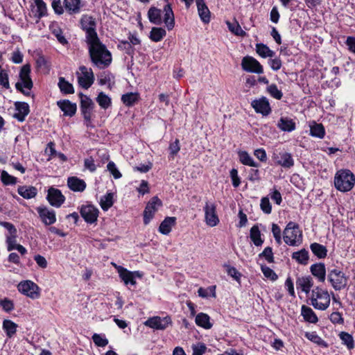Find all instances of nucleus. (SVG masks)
I'll use <instances>...</instances> for the list:
<instances>
[{
    "label": "nucleus",
    "instance_id": "nucleus-9",
    "mask_svg": "<svg viewBox=\"0 0 355 355\" xmlns=\"http://www.w3.org/2000/svg\"><path fill=\"white\" fill-rule=\"evenodd\" d=\"M81 25L87 33V42L98 39L96 32V22L94 19L88 15H85L81 19Z\"/></svg>",
    "mask_w": 355,
    "mask_h": 355
},
{
    "label": "nucleus",
    "instance_id": "nucleus-6",
    "mask_svg": "<svg viewBox=\"0 0 355 355\" xmlns=\"http://www.w3.org/2000/svg\"><path fill=\"white\" fill-rule=\"evenodd\" d=\"M328 280L336 291H340L347 285L348 277L342 270L334 268L329 270Z\"/></svg>",
    "mask_w": 355,
    "mask_h": 355
},
{
    "label": "nucleus",
    "instance_id": "nucleus-35",
    "mask_svg": "<svg viewBox=\"0 0 355 355\" xmlns=\"http://www.w3.org/2000/svg\"><path fill=\"white\" fill-rule=\"evenodd\" d=\"M58 85L60 91L64 94H68L74 93V89L72 84L67 81L64 78H59V82Z\"/></svg>",
    "mask_w": 355,
    "mask_h": 355
},
{
    "label": "nucleus",
    "instance_id": "nucleus-38",
    "mask_svg": "<svg viewBox=\"0 0 355 355\" xmlns=\"http://www.w3.org/2000/svg\"><path fill=\"white\" fill-rule=\"evenodd\" d=\"M166 35V31L162 28L153 27L150 33V38L154 42H159Z\"/></svg>",
    "mask_w": 355,
    "mask_h": 355
},
{
    "label": "nucleus",
    "instance_id": "nucleus-10",
    "mask_svg": "<svg viewBox=\"0 0 355 355\" xmlns=\"http://www.w3.org/2000/svg\"><path fill=\"white\" fill-rule=\"evenodd\" d=\"M80 73L77 72L78 82L80 86L85 89L91 87L94 81V76L92 69H89L85 66L79 67Z\"/></svg>",
    "mask_w": 355,
    "mask_h": 355
},
{
    "label": "nucleus",
    "instance_id": "nucleus-42",
    "mask_svg": "<svg viewBox=\"0 0 355 355\" xmlns=\"http://www.w3.org/2000/svg\"><path fill=\"white\" fill-rule=\"evenodd\" d=\"M138 98L139 96L137 93L130 92L122 95L121 101L126 106L130 107L138 101Z\"/></svg>",
    "mask_w": 355,
    "mask_h": 355
},
{
    "label": "nucleus",
    "instance_id": "nucleus-8",
    "mask_svg": "<svg viewBox=\"0 0 355 355\" xmlns=\"http://www.w3.org/2000/svg\"><path fill=\"white\" fill-rule=\"evenodd\" d=\"M205 211V221L209 227H215L219 223V218L216 213V205L214 202H205L203 208Z\"/></svg>",
    "mask_w": 355,
    "mask_h": 355
},
{
    "label": "nucleus",
    "instance_id": "nucleus-44",
    "mask_svg": "<svg viewBox=\"0 0 355 355\" xmlns=\"http://www.w3.org/2000/svg\"><path fill=\"white\" fill-rule=\"evenodd\" d=\"M226 24L228 26L229 30L234 35L238 36L245 35V32L242 30L241 26L236 21H234V22L227 21Z\"/></svg>",
    "mask_w": 355,
    "mask_h": 355
},
{
    "label": "nucleus",
    "instance_id": "nucleus-49",
    "mask_svg": "<svg viewBox=\"0 0 355 355\" xmlns=\"http://www.w3.org/2000/svg\"><path fill=\"white\" fill-rule=\"evenodd\" d=\"M340 338L343 343L347 345L348 349H352L354 347V340L352 336L346 332H341Z\"/></svg>",
    "mask_w": 355,
    "mask_h": 355
},
{
    "label": "nucleus",
    "instance_id": "nucleus-30",
    "mask_svg": "<svg viewBox=\"0 0 355 355\" xmlns=\"http://www.w3.org/2000/svg\"><path fill=\"white\" fill-rule=\"evenodd\" d=\"M175 217H166L159 225V232L166 235L169 234L172 227L175 224Z\"/></svg>",
    "mask_w": 355,
    "mask_h": 355
},
{
    "label": "nucleus",
    "instance_id": "nucleus-39",
    "mask_svg": "<svg viewBox=\"0 0 355 355\" xmlns=\"http://www.w3.org/2000/svg\"><path fill=\"white\" fill-rule=\"evenodd\" d=\"M240 162L245 165L250 166L258 167L259 164H257L250 155L246 151H241L239 153Z\"/></svg>",
    "mask_w": 355,
    "mask_h": 355
},
{
    "label": "nucleus",
    "instance_id": "nucleus-46",
    "mask_svg": "<svg viewBox=\"0 0 355 355\" xmlns=\"http://www.w3.org/2000/svg\"><path fill=\"white\" fill-rule=\"evenodd\" d=\"M113 205V194L107 193L101 199V206L103 210H107Z\"/></svg>",
    "mask_w": 355,
    "mask_h": 355
},
{
    "label": "nucleus",
    "instance_id": "nucleus-62",
    "mask_svg": "<svg viewBox=\"0 0 355 355\" xmlns=\"http://www.w3.org/2000/svg\"><path fill=\"white\" fill-rule=\"evenodd\" d=\"M230 177L232 181V185L234 187H238L241 184V180L238 175V171L236 168H232L230 171Z\"/></svg>",
    "mask_w": 355,
    "mask_h": 355
},
{
    "label": "nucleus",
    "instance_id": "nucleus-7",
    "mask_svg": "<svg viewBox=\"0 0 355 355\" xmlns=\"http://www.w3.org/2000/svg\"><path fill=\"white\" fill-rule=\"evenodd\" d=\"M30 65H24L19 73L20 82L17 83L15 85L16 89L25 94H28V93H26L23 88L30 90L33 87V82L30 77Z\"/></svg>",
    "mask_w": 355,
    "mask_h": 355
},
{
    "label": "nucleus",
    "instance_id": "nucleus-61",
    "mask_svg": "<svg viewBox=\"0 0 355 355\" xmlns=\"http://www.w3.org/2000/svg\"><path fill=\"white\" fill-rule=\"evenodd\" d=\"M53 34L56 37L57 40H58V42L60 44H62L63 45L67 44V40H66L64 36L62 35V32L60 28H54L53 30Z\"/></svg>",
    "mask_w": 355,
    "mask_h": 355
},
{
    "label": "nucleus",
    "instance_id": "nucleus-3",
    "mask_svg": "<svg viewBox=\"0 0 355 355\" xmlns=\"http://www.w3.org/2000/svg\"><path fill=\"white\" fill-rule=\"evenodd\" d=\"M355 184V177L348 170H341L336 173L334 178L335 187L342 191H350Z\"/></svg>",
    "mask_w": 355,
    "mask_h": 355
},
{
    "label": "nucleus",
    "instance_id": "nucleus-28",
    "mask_svg": "<svg viewBox=\"0 0 355 355\" xmlns=\"http://www.w3.org/2000/svg\"><path fill=\"white\" fill-rule=\"evenodd\" d=\"M18 193L25 199H31L36 196L37 190L32 186H20L17 189Z\"/></svg>",
    "mask_w": 355,
    "mask_h": 355
},
{
    "label": "nucleus",
    "instance_id": "nucleus-53",
    "mask_svg": "<svg viewBox=\"0 0 355 355\" xmlns=\"http://www.w3.org/2000/svg\"><path fill=\"white\" fill-rule=\"evenodd\" d=\"M92 340L98 347H105L108 344V340L98 334H94L92 336Z\"/></svg>",
    "mask_w": 355,
    "mask_h": 355
},
{
    "label": "nucleus",
    "instance_id": "nucleus-26",
    "mask_svg": "<svg viewBox=\"0 0 355 355\" xmlns=\"http://www.w3.org/2000/svg\"><path fill=\"white\" fill-rule=\"evenodd\" d=\"M58 107L67 116H73L76 111V105L68 100L60 101L58 102Z\"/></svg>",
    "mask_w": 355,
    "mask_h": 355
},
{
    "label": "nucleus",
    "instance_id": "nucleus-55",
    "mask_svg": "<svg viewBox=\"0 0 355 355\" xmlns=\"http://www.w3.org/2000/svg\"><path fill=\"white\" fill-rule=\"evenodd\" d=\"M259 257H263L268 263L274 262V257L272 248L270 247L266 248L263 251L259 254Z\"/></svg>",
    "mask_w": 355,
    "mask_h": 355
},
{
    "label": "nucleus",
    "instance_id": "nucleus-60",
    "mask_svg": "<svg viewBox=\"0 0 355 355\" xmlns=\"http://www.w3.org/2000/svg\"><path fill=\"white\" fill-rule=\"evenodd\" d=\"M0 305L6 312H9L14 309V304L12 302L7 298L0 300Z\"/></svg>",
    "mask_w": 355,
    "mask_h": 355
},
{
    "label": "nucleus",
    "instance_id": "nucleus-56",
    "mask_svg": "<svg viewBox=\"0 0 355 355\" xmlns=\"http://www.w3.org/2000/svg\"><path fill=\"white\" fill-rule=\"evenodd\" d=\"M84 167L85 169L89 170L93 173L96 170V166L94 163V159L92 157H87L84 160Z\"/></svg>",
    "mask_w": 355,
    "mask_h": 355
},
{
    "label": "nucleus",
    "instance_id": "nucleus-13",
    "mask_svg": "<svg viewBox=\"0 0 355 355\" xmlns=\"http://www.w3.org/2000/svg\"><path fill=\"white\" fill-rule=\"evenodd\" d=\"M94 108V103L92 100L87 96L80 94V110L84 119L88 123L90 122L92 113Z\"/></svg>",
    "mask_w": 355,
    "mask_h": 355
},
{
    "label": "nucleus",
    "instance_id": "nucleus-16",
    "mask_svg": "<svg viewBox=\"0 0 355 355\" xmlns=\"http://www.w3.org/2000/svg\"><path fill=\"white\" fill-rule=\"evenodd\" d=\"M171 323L169 317L160 318L158 316L153 317L148 319L144 324L153 329L164 330Z\"/></svg>",
    "mask_w": 355,
    "mask_h": 355
},
{
    "label": "nucleus",
    "instance_id": "nucleus-59",
    "mask_svg": "<svg viewBox=\"0 0 355 355\" xmlns=\"http://www.w3.org/2000/svg\"><path fill=\"white\" fill-rule=\"evenodd\" d=\"M193 355H203L207 349L205 344L200 343L197 345L192 346Z\"/></svg>",
    "mask_w": 355,
    "mask_h": 355
},
{
    "label": "nucleus",
    "instance_id": "nucleus-23",
    "mask_svg": "<svg viewBox=\"0 0 355 355\" xmlns=\"http://www.w3.org/2000/svg\"><path fill=\"white\" fill-rule=\"evenodd\" d=\"M196 2L201 20L205 23H209L210 21V12L204 0H196Z\"/></svg>",
    "mask_w": 355,
    "mask_h": 355
},
{
    "label": "nucleus",
    "instance_id": "nucleus-51",
    "mask_svg": "<svg viewBox=\"0 0 355 355\" xmlns=\"http://www.w3.org/2000/svg\"><path fill=\"white\" fill-rule=\"evenodd\" d=\"M261 269L266 278L270 279L272 281H275L277 279L276 273L269 267L266 266H261Z\"/></svg>",
    "mask_w": 355,
    "mask_h": 355
},
{
    "label": "nucleus",
    "instance_id": "nucleus-1",
    "mask_svg": "<svg viewBox=\"0 0 355 355\" xmlns=\"http://www.w3.org/2000/svg\"><path fill=\"white\" fill-rule=\"evenodd\" d=\"M89 53L92 63L100 69L107 67L112 62V55L99 39L88 42Z\"/></svg>",
    "mask_w": 355,
    "mask_h": 355
},
{
    "label": "nucleus",
    "instance_id": "nucleus-11",
    "mask_svg": "<svg viewBox=\"0 0 355 355\" xmlns=\"http://www.w3.org/2000/svg\"><path fill=\"white\" fill-rule=\"evenodd\" d=\"M18 291L22 294L32 298L37 299L40 296L38 286L30 280L21 282L17 286Z\"/></svg>",
    "mask_w": 355,
    "mask_h": 355
},
{
    "label": "nucleus",
    "instance_id": "nucleus-17",
    "mask_svg": "<svg viewBox=\"0 0 355 355\" xmlns=\"http://www.w3.org/2000/svg\"><path fill=\"white\" fill-rule=\"evenodd\" d=\"M46 199L51 206L60 207L64 203L65 197L59 189L51 187L48 190Z\"/></svg>",
    "mask_w": 355,
    "mask_h": 355
},
{
    "label": "nucleus",
    "instance_id": "nucleus-50",
    "mask_svg": "<svg viewBox=\"0 0 355 355\" xmlns=\"http://www.w3.org/2000/svg\"><path fill=\"white\" fill-rule=\"evenodd\" d=\"M6 243L8 244V250L11 251L15 250L16 246L19 244H17V233L9 234L6 237Z\"/></svg>",
    "mask_w": 355,
    "mask_h": 355
},
{
    "label": "nucleus",
    "instance_id": "nucleus-2",
    "mask_svg": "<svg viewBox=\"0 0 355 355\" xmlns=\"http://www.w3.org/2000/svg\"><path fill=\"white\" fill-rule=\"evenodd\" d=\"M163 12L164 22L168 30H172L175 26V19L173 12L170 4H166L164 7ZM149 21L156 25H160L162 23V10L155 7H151L148 12Z\"/></svg>",
    "mask_w": 355,
    "mask_h": 355
},
{
    "label": "nucleus",
    "instance_id": "nucleus-20",
    "mask_svg": "<svg viewBox=\"0 0 355 355\" xmlns=\"http://www.w3.org/2000/svg\"><path fill=\"white\" fill-rule=\"evenodd\" d=\"M98 210L93 205H83L80 209V214L85 220L92 223L97 219Z\"/></svg>",
    "mask_w": 355,
    "mask_h": 355
},
{
    "label": "nucleus",
    "instance_id": "nucleus-45",
    "mask_svg": "<svg viewBox=\"0 0 355 355\" xmlns=\"http://www.w3.org/2000/svg\"><path fill=\"white\" fill-rule=\"evenodd\" d=\"M311 135L318 138H323L324 136V128L322 124L314 123L310 126Z\"/></svg>",
    "mask_w": 355,
    "mask_h": 355
},
{
    "label": "nucleus",
    "instance_id": "nucleus-18",
    "mask_svg": "<svg viewBox=\"0 0 355 355\" xmlns=\"http://www.w3.org/2000/svg\"><path fill=\"white\" fill-rule=\"evenodd\" d=\"M252 107L256 112L267 116L271 112V108L268 100L266 97L255 99L251 103Z\"/></svg>",
    "mask_w": 355,
    "mask_h": 355
},
{
    "label": "nucleus",
    "instance_id": "nucleus-25",
    "mask_svg": "<svg viewBox=\"0 0 355 355\" xmlns=\"http://www.w3.org/2000/svg\"><path fill=\"white\" fill-rule=\"evenodd\" d=\"M296 286L297 288L307 294L313 286L312 278L310 276L298 277L296 281Z\"/></svg>",
    "mask_w": 355,
    "mask_h": 355
},
{
    "label": "nucleus",
    "instance_id": "nucleus-64",
    "mask_svg": "<svg viewBox=\"0 0 355 355\" xmlns=\"http://www.w3.org/2000/svg\"><path fill=\"white\" fill-rule=\"evenodd\" d=\"M305 336L309 340H311L315 343H317V344H320L322 342H323V340L321 339V338L319 337L314 332H306L305 334Z\"/></svg>",
    "mask_w": 355,
    "mask_h": 355
},
{
    "label": "nucleus",
    "instance_id": "nucleus-19",
    "mask_svg": "<svg viewBox=\"0 0 355 355\" xmlns=\"http://www.w3.org/2000/svg\"><path fill=\"white\" fill-rule=\"evenodd\" d=\"M36 209L42 221L46 225H52L56 221L55 213L53 210L44 206H40Z\"/></svg>",
    "mask_w": 355,
    "mask_h": 355
},
{
    "label": "nucleus",
    "instance_id": "nucleus-14",
    "mask_svg": "<svg viewBox=\"0 0 355 355\" xmlns=\"http://www.w3.org/2000/svg\"><path fill=\"white\" fill-rule=\"evenodd\" d=\"M162 205V201L156 196L153 197L147 204L144 211V223L145 225L149 223L153 218L157 207Z\"/></svg>",
    "mask_w": 355,
    "mask_h": 355
},
{
    "label": "nucleus",
    "instance_id": "nucleus-37",
    "mask_svg": "<svg viewBox=\"0 0 355 355\" xmlns=\"http://www.w3.org/2000/svg\"><path fill=\"white\" fill-rule=\"evenodd\" d=\"M257 53L262 58H272L275 53L263 44H257L256 45Z\"/></svg>",
    "mask_w": 355,
    "mask_h": 355
},
{
    "label": "nucleus",
    "instance_id": "nucleus-27",
    "mask_svg": "<svg viewBox=\"0 0 355 355\" xmlns=\"http://www.w3.org/2000/svg\"><path fill=\"white\" fill-rule=\"evenodd\" d=\"M117 272L125 284L128 285L130 284L131 285H135L136 284V281L134 279V272L128 270L123 267H118Z\"/></svg>",
    "mask_w": 355,
    "mask_h": 355
},
{
    "label": "nucleus",
    "instance_id": "nucleus-40",
    "mask_svg": "<svg viewBox=\"0 0 355 355\" xmlns=\"http://www.w3.org/2000/svg\"><path fill=\"white\" fill-rule=\"evenodd\" d=\"M65 8L71 13H77L81 6L80 0H64Z\"/></svg>",
    "mask_w": 355,
    "mask_h": 355
},
{
    "label": "nucleus",
    "instance_id": "nucleus-52",
    "mask_svg": "<svg viewBox=\"0 0 355 355\" xmlns=\"http://www.w3.org/2000/svg\"><path fill=\"white\" fill-rule=\"evenodd\" d=\"M34 2L37 7V15L39 17H42L46 12V3L42 0H34Z\"/></svg>",
    "mask_w": 355,
    "mask_h": 355
},
{
    "label": "nucleus",
    "instance_id": "nucleus-15",
    "mask_svg": "<svg viewBox=\"0 0 355 355\" xmlns=\"http://www.w3.org/2000/svg\"><path fill=\"white\" fill-rule=\"evenodd\" d=\"M272 158L277 165L286 168H289L294 165V160L291 154L287 152H275L273 153Z\"/></svg>",
    "mask_w": 355,
    "mask_h": 355
},
{
    "label": "nucleus",
    "instance_id": "nucleus-48",
    "mask_svg": "<svg viewBox=\"0 0 355 355\" xmlns=\"http://www.w3.org/2000/svg\"><path fill=\"white\" fill-rule=\"evenodd\" d=\"M1 178L3 183L6 185L15 184L17 182V178L9 175L6 171L1 172Z\"/></svg>",
    "mask_w": 355,
    "mask_h": 355
},
{
    "label": "nucleus",
    "instance_id": "nucleus-34",
    "mask_svg": "<svg viewBox=\"0 0 355 355\" xmlns=\"http://www.w3.org/2000/svg\"><path fill=\"white\" fill-rule=\"evenodd\" d=\"M250 239L256 246H260L263 243L261 238V232L257 225H254L250 229Z\"/></svg>",
    "mask_w": 355,
    "mask_h": 355
},
{
    "label": "nucleus",
    "instance_id": "nucleus-32",
    "mask_svg": "<svg viewBox=\"0 0 355 355\" xmlns=\"http://www.w3.org/2000/svg\"><path fill=\"white\" fill-rule=\"evenodd\" d=\"M302 315L304 319L311 323H316L318 322V317L313 311L309 306L303 305L302 306Z\"/></svg>",
    "mask_w": 355,
    "mask_h": 355
},
{
    "label": "nucleus",
    "instance_id": "nucleus-22",
    "mask_svg": "<svg viewBox=\"0 0 355 355\" xmlns=\"http://www.w3.org/2000/svg\"><path fill=\"white\" fill-rule=\"evenodd\" d=\"M67 185L73 191L82 192L86 188V183L83 180L77 177H69L67 180Z\"/></svg>",
    "mask_w": 355,
    "mask_h": 355
},
{
    "label": "nucleus",
    "instance_id": "nucleus-12",
    "mask_svg": "<svg viewBox=\"0 0 355 355\" xmlns=\"http://www.w3.org/2000/svg\"><path fill=\"white\" fill-rule=\"evenodd\" d=\"M242 69L248 72L262 73L263 69L262 65L255 58L250 56H245L241 61Z\"/></svg>",
    "mask_w": 355,
    "mask_h": 355
},
{
    "label": "nucleus",
    "instance_id": "nucleus-21",
    "mask_svg": "<svg viewBox=\"0 0 355 355\" xmlns=\"http://www.w3.org/2000/svg\"><path fill=\"white\" fill-rule=\"evenodd\" d=\"M29 113V106L28 103L24 102L15 103V112L13 115L14 118L17 119L19 121H24L25 117Z\"/></svg>",
    "mask_w": 355,
    "mask_h": 355
},
{
    "label": "nucleus",
    "instance_id": "nucleus-63",
    "mask_svg": "<svg viewBox=\"0 0 355 355\" xmlns=\"http://www.w3.org/2000/svg\"><path fill=\"white\" fill-rule=\"evenodd\" d=\"M130 42H121L122 44L125 46V49L130 48L131 45H138L140 44V40L135 36L131 35L129 37Z\"/></svg>",
    "mask_w": 355,
    "mask_h": 355
},
{
    "label": "nucleus",
    "instance_id": "nucleus-29",
    "mask_svg": "<svg viewBox=\"0 0 355 355\" xmlns=\"http://www.w3.org/2000/svg\"><path fill=\"white\" fill-rule=\"evenodd\" d=\"M195 321L198 326L201 327L205 329H209L212 327V324L210 322V318L206 313H198L196 317Z\"/></svg>",
    "mask_w": 355,
    "mask_h": 355
},
{
    "label": "nucleus",
    "instance_id": "nucleus-43",
    "mask_svg": "<svg viewBox=\"0 0 355 355\" xmlns=\"http://www.w3.org/2000/svg\"><path fill=\"white\" fill-rule=\"evenodd\" d=\"M96 102L101 107V108L106 110L111 105V98L104 92H101L96 97Z\"/></svg>",
    "mask_w": 355,
    "mask_h": 355
},
{
    "label": "nucleus",
    "instance_id": "nucleus-47",
    "mask_svg": "<svg viewBox=\"0 0 355 355\" xmlns=\"http://www.w3.org/2000/svg\"><path fill=\"white\" fill-rule=\"evenodd\" d=\"M267 92L275 99L280 100L282 98V92L278 89L275 84H271L267 87Z\"/></svg>",
    "mask_w": 355,
    "mask_h": 355
},
{
    "label": "nucleus",
    "instance_id": "nucleus-36",
    "mask_svg": "<svg viewBox=\"0 0 355 355\" xmlns=\"http://www.w3.org/2000/svg\"><path fill=\"white\" fill-rule=\"evenodd\" d=\"M292 258L295 259L299 263L306 265L309 260V252L305 249L298 252H293Z\"/></svg>",
    "mask_w": 355,
    "mask_h": 355
},
{
    "label": "nucleus",
    "instance_id": "nucleus-4",
    "mask_svg": "<svg viewBox=\"0 0 355 355\" xmlns=\"http://www.w3.org/2000/svg\"><path fill=\"white\" fill-rule=\"evenodd\" d=\"M311 302L315 309L323 311L329 306L330 295L327 290L317 286L312 290Z\"/></svg>",
    "mask_w": 355,
    "mask_h": 355
},
{
    "label": "nucleus",
    "instance_id": "nucleus-5",
    "mask_svg": "<svg viewBox=\"0 0 355 355\" xmlns=\"http://www.w3.org/2000/svg\"><path fill=\"white\" fill-rule=\"evenodd\" d=\"M284 242L289 245H297L302 241V232L299 225L289 222L284 230Z\"/></svg>",
    "mask_w": 355,
    "mask_h": 355
},
{
    "label": "nucleus",
    "instance_id": "nucleus-33",
    "mask_svg": "<svg viewBox=\"0 0 355 355\" xmlns=\"http://www.w3.org/2000/svg\"><path fill=\"white\" fill-rule=\"evenodd\" d=\"M312 252L320 259L324 258L327 256V250L325 246L314 243L311 245Z\"/></svg>",
    "mask_w": 355,
    "mask_h": 355
},
{
    "label": "nucleus",
    "instance_id": "nucleus-54",
    "mask_svg": "<svg viewBox=\"0 0 355 355\" xmlns=\"http://www.w3.org/2000/svg\"><path fill=\"white\" fill-rule=\"evenodd\" d=\"M260 207H261V210L265 214H269L271 213L272 207H271V205H270L268 198H267V197L262 198V199L261 200Z\"/></svg>",
    "mask_w": 355,
    "mask_h": 355
},
{
    "label": "nucleus",
    "instance_id": "nucleus-57",
    "mask_svg": "<svg viewBox=\"0 0 355 355\" xmlns=\"http://www.w3.org/2000/svg\"><path fill=\"white\" fill-rule=\"evenodd\" d=\"M0 84L6 89L10 88L8 74L4 69L0 71Z\"/></svg>",
    "mask_w": 355,
    "mask_h": 355
},
{
    "label": "nucleus",
    "instance_id": "nucleus-24",
    "mask_svg": "<svg viewBox=\"0 0 355 355\" xmlns=\"http://www.w3.org/2000/svg\"><path fill=\"white\" fill-rule=\"evenodd\" d=\"M311 272L312 275L317 277L321 282H324L326 276V270L324 263H315L311 266Z\"/></svg>",
    "mask_w": 355,
    "mask_h": 355
},
{
    "label": "nucleus",
    "instance_id": "nucleus-41",
    "mask_svg": "<svg viewBox=\"0 0 355 355\" xmlns=\"http://www.w3.org/2000/svg\"><path fill=\"white\" fill-rule=\"evenodd\" d=\"M17 327V325L10 320H5L3 322V328L9 338L16 333Z\"/></svg>",
    "mask_w": 355,
    "mask_h": 355
},
{
    "label": "nucleus",
    "instance_id": "nucleus-58",
    "mask_svg": "<svg viewBox=\"0 0 355 355\" xmlns=\"http://www.w3.org/2000/svg\"><path fill=\"white\" fill-rule=\"evenodd\" d=\"M107 170L114 176L115 179L120 178L122 175L116 167L115 164L113 162H110L107 166Z\"/></svg>",
    "mask_w": 355,
    "mask_h": 355
},
{
    "label": "nucleus",
    "instance_id": "nucleus-31",
    "mask_svg": "<svg viewBox=\"0 0 355 355\" xmlns=\"http://www.w3.org/2000/svg\"><path fill=\"white\" fill-rule=\"evenodd\" d=\"M277 127L282 131L291 132L295 129V123L292 119L282 117L278 121Z\"/></svg>",
    "mask_w": 355,
    "mask_h": 355
}]
</instances>
